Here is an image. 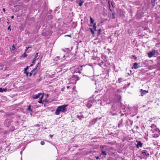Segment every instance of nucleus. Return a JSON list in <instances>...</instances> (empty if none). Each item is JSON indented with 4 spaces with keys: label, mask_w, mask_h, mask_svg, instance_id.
<instances>
[{
    "label": "nucleus",
    "mask_w": 160,
    "mask_h": 160,
    "mask_svg": "<svg viewBox=\"0 0 160 160\" xmlns=\"http://www.w3.org/2000/svg\"><path fill=\"white\" fill-rule=\"evenodd\" d=\"M67 105H64L58 106L55 111V113L56 115H59L61 112H64Z\"/></svg>",
    "instance_id": "f257e3e1"
},
{
    "label": "nucleus",
    "mask_w": 160,
    "mask_h": 160,
    "mask_svg": "<svg viewBox=\"0 0 160 160\" xmlns=\"http://www.w3.org/2000/svg\"><path fill=\"white\" fill-rule=\"evenodd\" d=\"M32 98L33 99L39 98V100L38 101V103H43L42 99L43 98V94H42L41 93H39L38 94L33 95L32 96Z\"/></svg>",
    "instance_id": "f03ea898"
},
{
    "label": "nucleus",
    "mask_w": 160,
    "mask_h": 160,
    "mask_svg": "<svg viewBox=\"0 0 160 160\" xmlns=\"http://www.w3.org/2000/svg\"><path fill=\"white\" fill-rule=\"evenodd\" d=\"M153 132L154 134L152 135V137L155 138L158 137L160 135V131L158 128H156Z\"/></svg>",
    "instance_id": "7ed1b4c3"
},
{
    "label": "nucleus",
    "mask_w": 160,
    "mask_h": 160,
    "mask_svg": "<svg viewBox=\"0 0 160 160\" xmlns=\"http://www.w3.org/2000/svg\"><path fill=\"white\" fill-rule=\"evenodd\" d=\"M155 50L153 49L152 51L148 53V57L150 58L152 57L155 55Z\"/></svg>",
    "instance_id": "20e7f679"
},
{
    "label": "nucleus",
    "mask_w": 160,
    "mask_h": 160,
    "mask_svg": "<svg viewBox=\"0 0 160 160\" xmlns=\"http://www.w3.org/2000/svg\"><path fill=\"white\" fill-rule=\"evenodd\" d=\"M38 52H37L36 53L35 56L34 58L33 59V62H32V64L31 65H30V66H32V65L34 63L36 60L39 58V57L38 55Z\"/></svg>",
    "instance_id": "39448f33"
},
{
    "label": "nucleus",
    "mask_w": 160,
    "mask_h": 160,
    "mask_svg": "<svg viewBox=\"0 0 160 160\" xmlns=\"http://www.w3.org/2000/svg\"><path fill=\"white\" fill-rule=\"evenodd\" d=\"M141 95L142 96H143L144 95L146 94L148 92V91H146L145 90H143L141 89Z\"/></svg>",
    "instance_id": "423d86ee"
},
{
    "label": "nucleus",
    "mask_w": 160,
    "mask_h": 160,
    "mask_svg": "<svg viewBox=\"0 0 160 160\" xmlns=\"http://www.w3.org/2000/svg\"><path fill=\"white\" fill-rule=\"evenodd\" d=\"M140 67L139 65H138V63L137 62H135L134 63L132 68H134L135 69H137L138 68H140Z\"/></svg>",
    "instance_id": "0eeeda50"
},
{
    "label": "nucleus",
    "mask_w": 160,
    "mask_h": 160,
    "mask_svg": "<svg viewBox=\"0 0 160 160\" xmlns=\"http://www.w3.org/2000/svg\"><path fill=\"white\" fill-rule=\"evenodd\" d=\"M138 143L137 145V147L139 148V147L141 148L142 146V143L141 141H137Z\"/></svg>",
    "instance_id": "6e6552de"
},
{
    "label": "nucleus",
    "mask_w": 160,
    "mask_h": 160,
    "mask_svg": "<svg viewBox=\"0 0 160 160\" xmlns=\"http://www.w3.org/2000/svg\"><path fill=\"white\" fill-rule=\"evenodd\" d=\"M107 154V152L106 151H102V153L101 154L100 156L101 155L103 156V157H105Z\"/></svg>",
    "instance_id": "1a4fd4ad"
},
{
    "label": "nucleus",
    "mask_w": 160,
    "mask_h": 160,
    "mask_svg": "<svg viewBox=\"0 0 160 160\" xmlns=\"http://www.w3.org/2000/svg\"><path fill=\"white\" fill-rule=\"evenodd\" d=\"M37 67H38V66H37L35 68H34L31 71V72L29 73V76L30 77L32 75L33 73L36 70Z\"/></svg>",
    "instance_id": "9d476101"
},
{
    "label": "nucleus",
    "mask_w": 160,
    "mask_h": 160,
    "mask_svg": "<svg viewBox=\"0 0 160 160\" xmlns=\"http://www.w3.org/2000/svg\"><path fill=\"white\" fill-rule=\"evenodd\" d=\"M155 0H153V1H152L151 2V3L152 5V8L154 7L155 6Z\"/></svg>",
    "instance_id": "9b49d317"
},
{
    "label": "nucleus",
    "mask_w": 160,
    "mask_h": 160,
    "mask_svg": "<svg viewBox=\"0 0 160 160\" xmlns=\"http://www.w3.org/2000/svg\"><path fill=\"white\" fill-rule=\"evenodd\" d=\"M92 105V102H88L87 104V106L88 108H90Z\"/></svg>",
    "instance_id": "f8f14e48"
},
{
    "label": "nucleus",
    "mask_w": 160,
    "mask_h": 160,
    "mask_svg": "<svg viewBox=\"0 0 160 160\" xmlns=\"http://www.w3.org/2000/svg\"><path fill=\"white\" fill-rule=\"evenodd\" d=\"M7 91V89L6 88H0V92H5Z\"/></svg>",
    "instance_id": "ddd939ff"
},
{
    "label": "nucleus",
    "mask_w": 160,
    "mask_h": 160,
    "mask_svg": "<svg viewBox=\"0 0 160 160\" xmlns=\"http://www.w3.org/2000/svg\"><path fill=\"white\" fill-rule=\"evenodd\" d=\"M142 154L144 155H145L146 156H149V154L148 152H146L145 151H143L142 153Z\"/></svg>",
    "instance_id": "4468645a"
},
{
    "label": "nucleus",
    "mask_w": 160,
    "mask_h": 160,
    "mask_svg": "<svg viewBox=\"0 0 160 160\" xmlns=\"http://www.w3.org/2000/svg\"><path fill=\"white\" fill-rule=\"evenodd\" d=\"M98 119V118H96L94 119H93L91 121V123L92 124L95 123L96 121H97V120Z\"/></svg>",
    "instance_id": "2eb2a0df"
},
{
    "label": "nucleus",
    "mask_w": 160,
    "mask_h": 160,
    "mask_svg": "<svg viewBox=\"0 0 160 160\" xmlns=\"http://www.w3.org/2000/svg\"><path fill=\"white\" fill-rule=\"evenodd\" d=\"M27 110L28 111H30L31 112L32 111V110H31V108L30 105L28 106V108L27 109Z\"/></svg>",
    "instance_id": "dca6fc26"
},
{
    "label": "nucleus",
    "mask_w": 160,
    "mask_h": 160,
    "mask_svg": "<svg viewBox=\"0 0 160 160\" xmlns=\"http://www.w3.org/2000/svg\"><path fill=\"white\" fill-rule=\"evenodd\" d=\"M15 48V46L14 45H13L12 46V47L10 48V49H11V51L13 50H14Z\"/></svg>",
    "instance_id": "f3484780"
},
{
    "label": "nucleus",
    "mask_w": 160,
    "mask_h": 160,
    "mask_svg": "<svg viewBox=\"0 0 160 160\" xmlns=\"http://www.w3.org/2000/svg\"><path fill=\"white\" fill-rule=\"evenodd\" d=\"M90 20L91 23V24L93 23V22H94V20L92 19V18L91 17H90Z\"/></svg>",
    "instance_id": "a211bd4d"
},
{
    "label": "nucleus",
    "mask_w": 160,
    "mask_h": 160,
    "mask_svg": "<svg viewBox=\"0 0 160 160\" xmlns=\"http://www.w3.org/2000/svg\"><path fill=\"white\" fill-rule=\"evenodd\" d=\"M93 27L95 31L96 30V23H94V25H93Z\"/></svg>",
    "instance_id": "6ab92c4d"
},
{
    "label": "nucleus",
    "mask_w": 160,
    "mask_h": 160,
    "mask_svg": "<svg viewBox=\"0 0 160 160\" xmlns=\"http://www.w3.org/2000/svg\"><path fill=\"white\" fill-rule=\"evenodd\" d=\"M90 29L92 32V34L93 35L94 34V31L92 30L91 28H90Z\"/></svg>",
    "instance_id": "aec40b11"
},
{
    "label": "nucleus",
    "mask_w": 160,
    "mask_h": 160,
    "mask_svg": "<svg viewBox=\"0 0 160 160\" xmlns=\"http://www.w3.org/2000/svg\"><path fill=\"white\" fill-rule=\"evenodd\" d=\"M27 56V54H26V52H25L22 55V56L23 57H26Z\"/></svg>",
    "instance_id": "412c9836"
},
{
    "label": "nucleus",
    "mask_w": 160,
    "mask_h": 160,
    "mask_svg": "<svg viewBox=\"0 0 160 160\" xmlns=\"http://www.w3.org/2000/svg\"><path fill=\"white\" fill-rule=\"evenodd\" d=\"M78 118L80 119H81L82 118H84L83 116V115H81L80 116H78Z\"/></svg>",
    "instance_id": "4be33fe9"
},
{
    "label": "nucleus",
    "mask_w": 160,
    "mask_h": 160,
    "mask_svg": "<svg viewBox=\"0 0 160 160\" xmlns=\"http://www.w3.org/2000/svg\"><path fill=\"white\" fill-rule=\"evenodd\" d=\"M28 66H27L26 68H24V72H27V71L28 70Z\"/></svg>",
    "instance_id": "5701e85b"
},
{
    "label": "nucleus",
    "mask_w": 160,
    "mask_h": 160,
    "mask_svg": "<svg viewBox=\"0 0 160 160\" xmlns=\"http://www.w3.org/2000/svg\"><path fill=\"white\" fill-rule=\"evenodd\" d=\"M114 13H112V18H115V16H114Z\"/></svg>",
    "instance_id": "b1692460"
},
{
    "label": "nucleus",
    "mask_w": 160,
    "mask_h": 160,
    "mask_svg": "<svg viewBox=\"0 0 160 160\" xmlns=\"http://www.w3.org/2000/svg\"><path fill=\"white\" fill-rule=\"evenodd\" d=\"M83 2H79V5L80 6H81L82 4V3H83Z\"/></svg>",
    "instance_id": "393cba45"
},
{
    "label": "nucleus",
    "mask_w": 160,
    "mask_h": 160,
    "mask_svg": "<svg viewBox=\"0 0 160 160\" xmlns=\"http://www.w3.org/2000/svg\"><path fill=\"white\" fill-rule=\"evenodd\" d=\"M42 145H43L44 144H45V143H44V141H41V143H40Z\"/></svg>",
    "instance_id": "a878e982"
},
{
    "label": "nucleus",
    "mask_w": 160,
    "mask_h": 160,
    "mask_svg": "<svg viewBox=\"0 0 160 160\" xmlns=\"http://www.w3.org/2000/svg\"><path fill=\"white\" fill-rule=\"evenodd\" d=\"M31 47H26V49H25V52H26L28 50V49L29 48H30Z\"/></svg>",
    "instance_id": "bb28decb"
},
{
    "label": "nucleus",
    "mask_w": 160,
    "mask_h": 160,
    "mask_svg": "<svg viewBox=\"0 0 160 160\" xmlns=\"http://www.w3.org/2000/svg\"><path fill=\"white\" fill-rule=\"evenodd\" d=\"M108 7L109 8H110V1L108 0Z\"/></svg>",
    "instance_id": "cd10ccee"
},
{
    "label": "nucleus",
    "mask_w": 160,
    "mask_h": 160,
    "mask_svg": "<svg viewBox=\"0 0 160 160\" xmlns=\"http://www.w3.org/2000/svg\"><path fill=\"white\" fill-rule=\"evenodd\" d=\"M117 96L118 97V98H119V99L118 100H120V98H121V97L119 96V95H118Z\"/></svg>",
    "instance_id": "c85d7f7f"
},
{
    "label": "nucleus",
    "mask_w": 160,
    "mask_h": 160,
    "mask_svg": "<svg viewBox=\"0 0 160 160\" xmlns=\"http://www.w3.org/2000/svg\"><path fill=\"white\" fill-rule=\"evenodd\" d=\"M24 73L26 74L28 76V72H24Z\"/></svg>",
    "instance_id": "c756f323"
},
{
    "label": "nucleus",
    "mask_w": 160,
    "mask_h": 160,
    "mask_svg": "<svg viewBox=\"0 0 160 160\" xmlns=\"http://www.w3.org/2000/svg\"><path fill=\"white\" fill-rule=\"evenodd\" d=\"M130 122L131 125H132L133 123V121L131 120H130Z\"/></svg>",
    "instance_id": "7c9ffc66"
},
{
    "label": "nucleus",
    "mask_w": 160,
    "mask_h": 160,
    "mask_svg": "<svg viewBox=\"0 0 160 160\" xmlns=\"http://www.w3.org/2000/svg\"><path fill=\"white\" fill-rule=\"evenodd\" d=\"M111 5H112V7H113V3L112 2H111Z\"/></svg>",
    "instance_id": "2f4dec72"
},
{
    "label": "nucleus",
    "mask_w": 160,
    "mask_h": 160,
    "mask_svg": "<svg viewBox=\"0 0 160 160\" xmlns=\"http://www.w3.org/2000/svg\"><path fill=\"white\" fill-rule=\"evenodd\" d=\"M82 66H80V68H79V69H80V70H82V69L81 68H82Z\"/></svg>",
    "instance_id": "473e14b6"
},
{
    "label": "nucleus",
    "mask_w": 160,
    "mask_h": 160,
    "mask_svg": "<svg viewBox=\"0 0 160 160\" xmlns=\"http://www.w3.org/2000/svg\"><path fill=\"white\" fill-rule=\"evenodd\" d=\"M95 158H96L97 159H98L99 158V157H98V156H96V157H95Z\"/></svg>",
    "instance_id": "72a5a7b5"
},
{
    "label": "nucleus",
    "mask_w": 160,
    "mask_h": 160,
    "mask_svg": "<svg viewBox=\"0 0 160 160\" xmlns=\"http://www.w3.org/2000/svg\"><path fill=\"white\" fill-rule=\"evenodd\" d=\"M49 136H50V137L51 138H52V135H49Z\"/></svg>",
    "instance_id": "f704fd0d"
},
{
    "label": "nucleus",
    "mask_w": 160,
    "mask_h": 160,
    "mask_svg": "<svg viewBox=\"0 0 160 160\" xmlns=\"http://www.w3.org/2000/svg\"><path fill=\"white\" fill-rule=\"evenodd\" d=\"M14 18V16H12L11 17V18H12V19H13V18Z\"/></svg>",
    "instance_id": "c9c22d12"
},
{
    "label": "nucleus",
    "mask_w": 160,
    "mask_h": 160,
    "mask_svg": "<svg viewBox=\"0 0 160 160\" xmlns=\"http://www.w3.org/2000/svg\"><path fill=\"white\" fill-rule=\"evenodd\" d=\"M69 88H70V86H67V88H68V89Z\"/></svg>",
    "instance_id": "e433bc0d"
},
{
    "label": "nucleus",
    "mask_w": 160,
    "mask_h": 160,
    "mask_svg": "<svg viewBox=\"0 0 160 160\" xmlns=\"http://www.w3.org/2000/svg\"><path fill=\"white\" fill-rule=\"evenodd\" d=\"M132 56L133 58H135V57H136L134 55H132Z\"/></svg>",
    "instance_id": "4c0bfd02"
},
{
    "label": "nucleus",
    "mask_w": 160,
    "mask_h": 160,
    "mask_svg": "<svg viewBox=\"0 0 160 160\" xmlns=\"http://www.w3.org/2000/svg\"><path fill=\"white\" fill-rule=\"evenodd\" d=\"M3 11H4V12H5V8H3Z\"/></svg>",
    "instance_id": "58836bf2"
},
{
    "label": "nucleus",
    "mask_w": 160,
    "mask_h": 160,
    "mask_svg": "<svg viewBox=\"0 0 160 160\" xmlns=\"http://www.w3.org/2000/svg\"><path fill=\"white\" fill-rule=\"evenodd\" d=\"M10 26H9V27H8V29H10Z\"/></svg>",
    "instance_id": "ea45409f"
},
{
    "label": "nucleus",
    "mask_w": 160,
    "mask_h": 160,
    "mask_svg": "<svg viewBox=\"0 0 160 160\" xmlns=\"http://www.w3.org/2000/svg\"><path fill=\"white\" fill-rule=\"evenodd\" d=\"M36 74V72H35L33 73V75H35Z\"/></svg>",
    "instance_id": "a19ab883"
},
{
    "label": "nucleus",
    "mask_w": 160,
    "mask_h": 160,
    "mask_svg": "<svg viewBox=\"0 0 160 160\" xmlns=\"http://www.w3.org/2000/svg\"><path fill=\"white\" fill-rule=\"evenodd\" d=\"M137 59V57H135L134 58V59Z\"/></svg>",
    "instance_id": "79ce46f5"
},
{
    "label": "nucleus",
    "mask_w": 160,
    "mask_h": 160,
    "mask_svg": "<svg viewBox=\"0 0 160 160\" xmlns=\"http://www.w3.org/2000/svg\"><path fill=\"white\" fill-rule=\"evenodd\" d=\"M22 151H21V152H20V153H21V154H22Z\"/></svg>",
    "instance_id": "37998d69"
},
{
    "label": "nucleus",
    "mask_w": 160,
    "mask_h": 160,
    "mask_svg": "<svg viewBox=\"0 0 160 160\" xmlns=\"http://www.w3.org/2000/svg\"><path fill=\"white\" fill-rule=\"evenodd\" d=\"M65 57V55H63V58H64Z\"/></svg>",
    "instance_id": "c03bdc74"
},
{
    "label": "nucleus",
    "mask_w": 160,
    "mask_h": 160,
    "mask_svg": "<svg viewBox=\"0 0 160 160\" xmlns=\"http://www.w3.org/2000/svg\"><path fill=\"white\" fill-rule=\"evenodd\" d=\"M59 58V57L58 56L57 57V58Z\"/></svg>",
    "instance_id": "a18cd8bd"
},
{
    "label": "nucleus",
    "mask_w": 160,
    "mask_h": 160,
    "mask_svg": "<svg viewBox=\"0 0 160 160\" xmlns=\"http://www.w3.org/2000/svg\"><path fill=\"white\" fill-rule=\"evenodd\" d=\"M41 80V78H40L39 79V81H40Z\"/></svg>",
    "instance_id": "49530a36"
},
{
    "label": "nucleus",
    "mask_w": 160,
    "mask_h": 160,
    "mask_svg": "<svg viewBox=\"0 0 160 160\" xmlns=\"http://www.w3.org/2000/svg\"><path fill=\"white\" fill-rule=\"evenodd\" d=\"M78 72L79 73H81V72L80 71H78Z\"/></svg>",
    "instance_id": "de8ad7c7"
},
{
    "label": "nucleus",
    "mask_w": 160,
    "mask_h": 160,
    "mask_svg": "<svg viewBox=\"0 0 160 160\" xmlns=\"http://www.w3.org/2000/svg\"><path fill=\"white\" fill-rule=\"evenodd\" d=\"M111 148V149H112V148H111H111Z\"/></svg>",
    "instance_id": "09e8293b"
}]
</instances>
